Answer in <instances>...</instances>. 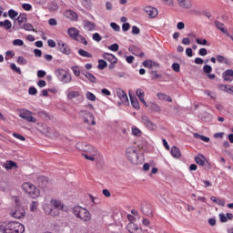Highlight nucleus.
<instances>
[{
  "mask_svg": "<svg viewBox=\"0 0 233 233\" xmlns=\"http://www.w3.org/2000/svg\"><path fill=\"white\" fill-rule=\"evenodd\" d=\"M50 205L52 208H50ZM50 205L45 204L43 206V210L46 212V214L53 216L54 218L59 216L61 211L66 212V210H68V208H66V206H65L61 200L52 198L50 200Z\"/></svg>",
  "mask_w": 233,
  "mask_h": 233,
  "instance_id": "obj_1",
  "label": "nucleus"
},
{
  "mask_svg": "<svg viewBox=\"0 0 233 233\" xmlns=\"http://www.w3.org/2000/svg\"><path fill=\"white\" fill-rule=\"evenodd\" d=\"M0 231L3 233H24L25 225L18 221L0 222Z\"/></svg>",
  "mask_w": 233,
  "mask_h": 233,
  "instance_id": "obj_2",
  "label": "nucleus"
},
{
  "mask_svg": "<svg viewBox=\"0 0 233 233\" xmlns=\"http://www.w3.org/2000/svg\"><path fill=\"white\" fill-rule=\"evenodd\" d=\"M127 158L132 165H141L144 161L143 156L137 153V149L135 147H129L126 149Z\"/></svg>",
  "mask_w": 233,
  "mask_h": 233,
  "instance_id": "obj_3",
  "label": "nucleus"
},
{
  "mask_svg": "<svg viewBox=\"0 0 233 233\" xmlns=\"http://www.w3.org/2000/svg\"><path fill=\"white\" fill-rule=\"evenodd\" d=\"M73 214L76 216V218L81 219L82 221L88 222L90 221V219H92V215H90V211L81 206H76L73 208Z\"/></svg>",
  "mask_w": 233,
  "mask_h": 233,
  "instance_id": "obj_4",
  "label": "nucleus"
},
{
  "mask_svg": "<svg viewBox=\"0 0 233 233\" xmlns=\"http://www.w3.org/2000/svg\"><path fill=\"white\" fill-rule=\"evenodd\" d=\"M55 76H56L58 81L64 83V85H68L72 83V75L70 72L63 68H58L55 71Z\"/></svg>",
  "mask_w": 233,
  "mask_h": 233,
  "instance_id": "obj_5",
  "label": "nucleus"
},
{
  "mask_svg": "<svg viewBox=\"0 0 233 233\" xmlns=\"http://www.w3.org/2000/svg\"><path fill=\"white\" fill-rule=\"evenodd\" d=\"M23 190L30 196L33 199H35V198H39V188H37L34 184L30 182H25L22 185Z\"/></svg>",
  "mask_w": 233,
  "mask_h": 233,
  "instance_id": "obj_6",
  "label": "nucleus"
},
{
  "mask_svg": "<svg viewBox=\"0 0 233 233\" xmlns=\"http://www.w3.org/2000/svg\"><path fill=\"white\" fill-rule=\"evenodd\" d=\"M10 216L12 218H15V219H23L26 216V211L25 210V208L23 206H20L16 204L15 207V211H12L10 213Z\"/></svg>",
  "mask_w": 233,
  "mask_h": 233,
  "instance_id": "obj_7",
  "label": "nucleus"
},
{
  "mask_svg": "<svg viewBox=\"0 0 233 233\" xmlns=\"http://www.w3.org/2000/svg\"><path fill=\"white\" fill-rule=\"evenodd\" d=\"M103 58L110 63L108 66L109 70H114V68H116V65H117V57H116V56L110 53H104Z\"/></svg>",
  "mask_w": 233,
  "mask_h": 233,
  "instance_id": "obj_8",
  "label": "nucleus"
},
{
  "mask_svg": "<svg viewBox=\"0 0 233 233\" xmlns=\"http://www.w3.org/2000/svg\"><path fill=\"white\" fill-rule=\"evenodd\" d=\"M57 50L64 54L65 56H70L72 54V49L68 44L63 42L62 40L57 41Z\"/></svg>",
  "mask_w": 233,
  "mask_h": 233,
  "instance_id": "obj_9",
  "label": "nucleus"
},
{
  "mask_svg": "<svg viewBox=\"0 0 233 233\" xmlns=\"http://www.w3.org/2000/svg\"><path fill=\"white\" fill-rule=\"evenodd\" d=\"M76 86L73 87H69L66 91V96L67 99L72 100V99H76V97H78V99H83V95L81 94L80 91H76Z\"/></svg>",
  "mask_w": 233,
  "mask_h": 233,
  "instance_id": "obj_10",
  "label": "nucleus"
},
{
  "mask_svg": "<svg viewBox=\"0 0 233 233\" xmlns=\"http://www.w3.org/2000/svg\"><path fill=\"white\" fill-rule=\"evenodd\" d=\"M81 116L84 118V122L86 123L87 125H96L94 114L90 113V111L82 110Z\"/></svg>",
  "mask_w": 233,
  "mask_h": 233,
  "instance_id": "obj_11",
  "label": "nucleus"
},
{
  "mask_svg": "<svg viewBox=\"0 0 233 233\" xmlns=\"http://www.w3.org/2000/svg\"><path fill=\"white\" fill-rule=\"evenodd\" d=\"M19 117H21L22 119H25L28 123H35L37 121V119L32 116V112L26 109H23L20 112Z\"/></svg>",
  "mask_w": 233,
  "mask_h": 233,
  "instance_id": "obj_12",
  "label": "nucleus"
},
{
  "mask_svg": "<svg viewBox=\"0 0 233 233\" xmlns=\"http://www.w3.org/2000/svg\"><path fill=\"white\" fill-rule=\"evenodd\" d=\"M141 123L146 127V128H147V130H156L157 128L156 124L152 122L150 117L145 115L141 116Z\"/></svg>",
  "mask_w": 233,
  "mask_h": 233,
  "instance_id": "obj_13",
  "label": "nucleus"
},
{
  "mask_svg": "<svg viewBox=\"0 0 233 233\" xmlns=\"http://www.w3.org/2000/svg\"><path fill=\"white\" fill-rule=\"evenodd\" d=\"M144 12L148 15L149 19H154V17H157V9L152 6H146L144 8Z\"/></svg>",
  "mask_w": 233,
  "mask_h": 233,
  "instance_id": "obj_14",
  "label": "nucleus"
},
{
  "mask_svg": "<svg viewBox=\"0 0 233 233\" xmlns=\"http://www.w3.org/2000/svg\"><path fill=\"white\" fill-rule=\"evenodd\" d=\"M64 15L65 17H66V19H69V21H77V13H76L74 10L72 9H67L64 12Z\"/></svg>",
  "mask_w": 233,
  "mask_h": 233,
  "instance_id": "obj_15",
  "label": "nucleus"
},
{
  "mask_svg": "<svg viewBox=\"0 0 233 233\" xmlns=\"http://www.w3.org/2000/svg\"><path fill=\"white\" fill-rule=\"evenodd\" d=\"M15 30H25V32H35L34 25L30 23H25L24 25H19L18 27H14Z\"/></svg>",
  "mask_w": 233,
  "mask_h": 233,
  "instance_id": "obj_16",
  "label": "nucleus"
},
{
  "mask_svg": "<svg viewBox=\"0 0 233 233\" xmlns=\"http://www.w3.org/2000/svg\"><path fill=\"white\" fill-rule=\"evenodd\" d=\"M67 34H68L69 37H71L75 41H76V39H78L79 36L81 35H79V30H77V28H76V27L68 28Z\"/></svg>",
  "mask_w": 233,
  "mask_h": 233,
  "instance_id": "obj_17",
  "label": "nucleus"
},
{
  "mask_svg": "<svg viewBox=\"0 0 233 233\" xmlns=\"http://www.w3.org/2000/svg\"><path fill=\"white\" fill-rule=\"evenodd\" d=\"M116 95L122 103H128V96L123 89L116 88Z\"/></svg>",
  "mask_w": 233,
  "mask_h": 233,
  "instance_id": "obj_18",
  "label": "nucleus"
},
{
  "mask_svg": "<svg viewBox=\"0 0 233 233\" xmlns=\"http://www.w3.org/2000/svg\"><path fill=\"white\" fill-rule=\"evenodd\" d=\"M129 52L133 54V56H137V57H145V53L139 49V47L130 46Z\"/></svg>",
  "mask_w": 233,
  "mask_h": 233,
  "instance_id": "obj_19",
  "label": "nucleus"
},
{
  "mask_svg": "<svg viewBox=\"0 0 233 233\" xmlns=\"http://www.w3.org/2000/svg\"><path fill=\"white\" fill-rule=\"evenodd\" d=\"M222 77H223L224 81L231 82L233 80V70L232 69H227L222 74Z\"/></svg>",
  "mask_w": 233,
  "mask_h": 233,
  "instance_id": "obj_20",
  "label": "nucleus"
},
{
  "mask_svg": "<svg viewBox=\"0 0 233 233\" xmlns=\"http://www.w3.org/2000/svg\"><path fill=\"white\" fill-rule=\"evenodd\" d=\"M170 154L175 159H179L181 157V150H179V147L173 146L170 150Z\"/></svg>",
  "mask_w": 233,
  "mask_h": 233,
  "instance_id": "obj_21",
  "label": "nucleus"
},
{
  "mask_svg": "<svg viewBox=\"0 0 233 233\" xmlns=\"http://www.w3.org/2000/svg\"><path fill=\"white\" fill-rule=\"evenodd\" d=\"M215 25L217 26V28H218V30L222 32V34H225V35H230V33H228L227 28H225L224 23H221L219 21H215Z\"/></svg>",
  "mask_w": 233,
  "mask_h": 233,
  "instance_id": "obj_22",
  "label": "nucleus"
},
{
  "mask_svg": "<svg viewBox=\"0 0 233 233\" xmlns=\"http://www.w3.org/2000/svg\"><path fill=\"white\" fill-rule=\"evenodd\" d=\"M136 96H137L139 101H141V103H143V105H145V106H147V101H145V93L143 92V90L141 88L137 89Z\"/></svg>",
  "mask_w": 233,
  "mask_h": 233,
  "instance_id": "obj_23",
  "label": "nucleus"
},
{
  "mask_svg": "<svg viewBox=\"0 0 233 233\" xmlns=\"http://www.w3.org/2000/svg\"><path fill=\"white\" fill-rule=\"evenodd\" d=\"M83 25H84V28L88 30V32H92L93 30H96V24L88 20H84Z\"/></svg>",
  "mask_w": 233,
  "mask_h": 233,
  "instance_id": "obj_24",
  "label": "nucleus"
},
{
  "mask_svg": "<svg viewBox=\"0 0 233 233\" xmlns=\"http://www.w3.org/2000/svg\"><path fill=\"white\" fill-rule=\"evenodd\" d=\"M177 3L181 8H191L192 7V2L190 0H177Z\"/></svg>",
  "mask_w": 233,
  "mask_h": 233,
  "instance_id": "obj_25",
  "label": "nucleus"
},
{
  "mask_svg": "<svg viewBox=\"0 0 233 233\" xmlns=\"http://www.w3.org/2000/svg\"><path fill=\"white\" fill-rule=\"evenodd\" d=\"M0 26L5 28V30H11L12 29V22L8 19L3 21H0Z\"/></svg>",
  "mask_w": 233,
  "mask_h": 233,
  "instance_id": "obj_26",
  "label": "nucleus"
},
{
  "mask_svg": "<svg viewBox=\"0 0 233 233\" xmlns=\"http://www.w3.org/2000/svg\"><path fill=\"white\" fill-rule=\"evenodd\" d=\"M15 162L12 160H7L5 163L2 165L3 168H5V170H12L14 167H15Z\"/></svg>",
  "mask_w": 233,
  "mask_h": 233,
  "instance_id": "obj_27",
  "label": "nucleus"
},
{
  "mask_svg": "<svg viewBox=\"0 0 233 233\" xmlns=\"http://www.w3.org/2000/svg\"><path fill=\"white\" fill-rule=\"evenodd\" d=\"M16 21L19 25H23V23H26L28 21V18L26 17V14L21 13L18 17L16 18Z\"/></svg>",
  "mask_w": 233,
  "mask_h": 233,
  "instance_id": "obj_28",
  "label": "nucleus"
},
{
  "mask_svg": "<svg viewBox=\"0 0 233 233\" xmlns=\"http://www.w3.org/2000/svg\"><path fill=\"white\" fill-rule=\"evenodd\" d=\"M129 98H130L131 105H132L133 108H136L137 110H138L139 101H137V98L132 96V95L130 93H129Z\"/></svg>",
  "mask_w": 233,
  "mask_h": 233,
  "instance_id": "obj_29",
  "label": "nucleus"
},
{
  "mask_svg": "<svg viewBox=\"0 0 233 233\" xmlns=\"http://www.w3.org/2000/svg\"><path fill=\"white\" fill-rule=\"evenodd\" d=\"M206 161H207V159L205 158L204 156L195 157V162L197 163V165H200V167H205Z\"/></svg>",
  "mask_w": 233,
  "mask_h": 233,
  "instance_id": "obj_30",
  "label": "nucleus"
},
{
  "mask_svg": "<svg viewBox=\"0 0 233 233\" xmlns=\"http://www.w3.org/2000/svg\"><path fill=\"white\" fill-rule=\"evenodd\" d=\"M217 61H218V63H224V65H230V60H228V58H227L221 55L217 56Z\"/></svg>",
  "mask_w": 233,
  "mask_h": 233,
  "instance_id": "obj_31",
  "label": "nucleus"
},
{
  "mask_svg": "<svg viewBox=\"0 0 233 233\" xmlns=\"http://www.w3.org/2000/svg\"><path fill=\"white\" fill-rule=\"evenodd\" d=\"M219 90H224V92H227V94H232V86H227V85H219L218 86Z\"/></svg>",
  "mask_w": 233,
  "mask_h": 233,
  "instance_id": "obj_32",
  "label": "nucleus"
},
{
  "mask_svg": "<svg viewBox=\"0 0 233 233\" xmlns=\"http://www.w3.org/2000/svg\"><path fill=\"white\" fill-rule=\"evenodd\" d=\"M143 66H145V68H152V66H157V63L152 60H146L143 62Z\"/></svg>",
  "mask_w": 233,
  "mask_h": 233,
  "instance_id": "obj_33",
  "label": "nucleus"
},
{
  "mask_svg": "<svg viewBox=\"0 0 233 233\" xmlns=\"http://www.w3.org/2000/svg\"><path fill=\"white\" fill-rule=\"evenodd\" d=\"M106 66H108V63H106V61L103 59L98 60V66H97L98 70H105Z\"/></svg>",
  "mask_w": 233,
  "mask_h": 233,
  "instance_id": "obj_34",
  "label": "nucleus"
},
{
  "mask_svg": "<svg viewBox=\"0 0 233 233\" xmlns=\"http://www.w3.org/2000/svg\"><path fill=\"white\" fill-rule=\"evenodd\" d=\"M78 54L81 56V57H88L89 59H92V54L85 51V49H79Z\"/></svg>",
  "mask_w": 233,
  "mask_h": 233,
  "instance_id": "obj_35",
  "label": "nucleus"
},
{
  "mask_svg": "<svg viewBox=\"0 0 233 233\" xmlns=\"http://www.w3.org/2000/svg\"><path fill=\"white\" fill-rule=\"evenodd\" d=\"M8 17H10V19H15V17H17V15H19V13H17V11L14 10V9H9L8 13H7Z\"/></svg>",
  "mask_w": 233,
  "mask_h": 233,
  "instance_id": "obj_36",
  "label": "nucleus"
},
{
  "mask_svg": "<svg viewBox=\"0 0 233 233\" xmlns=\"http://www.w3.org/2000/svg\"><path fill=\"white\" fill-rule=\"evenodd\" d=\"M149 107L152 112H161V106L156 103H151Z\"/></svg>",
  "mask_w": 233,
  "mask_h": 233,
  "instance_id": "obj_37",
  "label": "nucleus"
},
{
  "mask_svg": "<svg viewBox=\"0 0 233 233\" xmlns=\"http://www.w3.org/2000/svg\"><path fill=\"white\" fill-rule=\"evenodd\" d=\"M194 137H198L199 139H201V141H204L205 143H208V141H210V137L199 135L198 133L194 134Z\"/></svg>",
  "mask_w": 233,
  "mask_h": 233,
  "instance_id": "obj_38",
  "label": "nucleus"
},
{
  "mask_svg": "<svg viewBox=\"0 0 233 233\" xmlns=\"http://www.w3.org/2000/svg\"><path fill=\"white\" fill-rule=\"evenodd\" d=\"M131 132H132L133 136H136L137 137H141V131L137 127H132Z\"/></svg>",
  "mask_w": 233,
  "mask_h": 233,
  "instance_id": "obj_39",
  "label": "nucleus"
},
{
  "mask_svg": "<svg viewBox=\"0 0 233 233\" xmlns=\"http://www.w3.org/2000/svg\"><path fill=\"white\" fill-rule=\"evenodd\" d=\"M147 208H150V205L142 206V214H145L146 216H148V214H152V211L147 210Z\"/></svg>",
  "mask_w": 233,
  "mask_h": 233,
  "instance_id": "obj_40",
  "label": "nucleus"
},
{
  "mask_svg": "<svg viewBox=\"0 0 233 233\" xmlns=\"http://www.w3.org/2000/svg\"><path fill=\"white\" fill-rule=\"evenodd\" d=\"M73 70V74L76 76L79 77V76H81V70L79 69V66H75L72 67Z\"/></svg>",
  "mask_w": 233,
  "mask_h": 233,
  "instance_id": "obj_41",
  "label": "nucleus"
},
{
  "mask_svg": "<svg viewBox=\"0 0 233 233\" xmlns=\"http://www.w3.org/2000/svg\"><path fill=\"white\" fill-rule=\"evenodd\" d=\"M86 99H88L89 101H96V95H94V93L88 91L86 94Z\"/></svg>",
  "mask_w": 233,
  "mask_h": 233,
  "instance_id": "obj_42",
  "label": "nucleus"
},
{
  "mask_svg": "<svg viewBox=\"0 0 233 233\" xmlns=\"http://www.w3.org/2000/svg\"><path fill=\"white\" fill-rule=\"evenodd\" d=\"M25 45V42L21 39H15L13 41V46H23Z\"/></svg>",
  "mask_w": 233,
  "mask_h": 233,
  "instance_id": "obj_43",
  "label": "nucleus"
},
{
  "mask_svg": "<svg viewBox=\"0 0 233 233\" xmlns=\"http://www.w3.org/2000/svg\"><path fill=\"white\" fill-rule=\"evenodd\" d=\"M11 70H14V72H16V74L21 75V68L17 67V66L14 63L10 65Z\"/></svg>",
  "mask_w": 233,
  "mask_h": 233,
  "instance_id": "obj_44",
  "label": "nucleus"
},
{
  "mask_svg": "<svg viewBox=\"0 0 233 233\" xmlns=\"http://www.w3.org/2000/svg\"><path fill=\"white\" fill-rule=\"evenodd\" d=\"M76 41H77V43H81L82 45H85V46H86V45H88V41H86V39L85 37H83V35H80V36H78Z\"/></svg>",
  "mask_w": 233,
  "mask_h": 233,
  "instance_id": "obj_45",
  "label": "nucleus"
},
{
  "mask_svg": "<svg viewBox=\"0 0 233 233\" xmlns=\"http://www.w3.org/2000/svg\"><path fill=\"white\" fill-rule=\"evenodd\" d=\"M37 207H39V203L33 201L30 205L31 212H35V210H37Z\"/></svg>",
  "mask_w": 233,
  "mask_h": 233,
  "instance_id": "obj_46",
  "label": "nucleus"
},
{
  "mask_svg": "<svg viewBox=\"0 0 233 233\" xmlns=\"http://www.w3.org/2000/svg\"><path fill=\"white\" fill-rule=\"evenodd\" d=\"M108 50H111V52H117V50H119V45L115 43L108 46Z\"/></svg>",
  "mask_w": 233,
  "mask_h": 233,
  "instance_id": "obj_47",
  "label": "nucleus"
},
{
  "mask_svg": "<svg viewBox=\"0 0 233 233\" xmlns=\"http://www.w3.org/2000/svg\"><path fill=\"white\" fill-rule=\"evenodd\" d=\"M13 137H15L16 139H19L20 141H26V138L19 133H13Z\"/></svg>",
  "mask_w": 233,
  "mask_h": 233,
  "instance_id": "obj_48",
  "label": "nucleus"
},
{
  "mask_svg": "<svg viewBox=\"0 0 233 233\" xmlns=\"http://www.w3.org/2000/svg\"><path fill=\"white\" fill-rule=\"evenodd\" d=\"M110 26L115 32H119V30H121L119 25L116 24L115 22L110 23Z\"/></svg>",
  "mask_w": 233,
  "mask_h": 233,
  "instance_id": "obj_49",
  "label": "nucleus"
},
{
  "mask_svg": "<svg viewBox=\"0 0 233 233\" xmlns=\"http://www.w3.org/2000/svg\"><path fill=\"white\" fill-rule=\"evenodd\" d=\"M197 43L198 45H201L202 46H208V42L207 41V39H199V38H197Z\"/></svg>",
  "mask_w": 233,
  "mask_h": 233,
  "instance_id": "obj_50",
  "label": "nucleus"
},
{
  "mask_svg": "<svg viewBox=\"0 0 233 233\" xmlns=\"http://www.w3.org/2000/svg\"><path fill=\"white\" fill-rule=\"evenodd\" d=\"M140 32H141V30L137 25H134L132 27V34H133V35H139Z\"/></svg>",
  "mask_w": 233,
  "mask_h": 233,
  "instance_id": "obj_51",
  "label": "nucleus"
},
{
  "mask_svg": "<svg viewBox=\"0 0 233 233\" xmlns=\"http://www.w3.org/2000/svg\"><path fill=\"white\" fill-rule=\"evenodd\" d=\"M204 94H206V96H208L211 99H216V94L211 92L210 90H206Z\"/></svg>",
  "mask_w": 233,
  "mask_h": 233,
  "instance_id": "obj_52",
  "label": "nucleus"
},
{
  "mask_svg": "<svg viewBox=\"0 0 233 233\" xmlns=\"http://www.w3.org/2000/svg\"><path fill=\"white\" fill-rule=\"evenodd\" d=\"M29 96H35L37 94V89L34 86L29 87L28 89Z\"/></svg>",
  "mask_w": 233,
  "mask_h": 233,
  "instance_id": "obj_53",
  "label": "nucleus"
},
{
  "mask_svg": "<svg viewBox=\"0 0 233 233\" xmlns=\"http://www.w3.org/2000/svg\"><path fill=\"white\" fill-rule=\"evenodd\" d=\"M172 69L174 70V72H179V70H181V66H179L178 63H173Z\"/></svg>",
  "mask_w": 233,
  "mask_h": 233,
  "instance_id": "obj_54",
  "label": "nucleus"
},
{
  "mask_svg": "<svg viewBox=\"0 0 233 233\" xmlns=\"http://www.w3.org/2000/svg\"><path fill=\"white\" fill-rule=\"evenodd\" d=\"M101 39H103V37H101V35H99V33H95L93 35V40L96 41V43H99V41H101Z\"/></svg>",
  "mask_w": 233,
  "mask_h": 233,
  "instance_id": "obj_55",
  "label": "nucleus"
},
{
  "mask_svg": "<svg viewBox=\"0 0 233 233\" xmlns=\"http://www.w3.org/2000/svg\"><path fill=\"white\" fill-rule=\"evenodd\" d=\"M218 218H219L221 223H227V221H228L227 215H225L224 213H220L218 215Z\"/></svg>",
  "mask_w": 233,
  "mask_h": 233,
  "instance_id": "obj_56",
  "label": "nucleus"
},
{
  "mask_svg": "<svg viewBox=\"0 0 233 233\" xmlns=\"http://www.w3.org/2000/svg\"><path fill=\"white\" fill-rule=\"evenodd\" d=\"M22 8H23V10H25V12H30V10H32V5L23 4Z\"/></svg>",
  "mask_w": 233,
  "mask_h": 233,
  "instance_id": "obj_57",
  "label": "nucleus"
},
{
  "mask_svg": "<svg viewBox=\"0 0 233 233\" xmlns=\"http://www.w3.org/2000/svg\"><path fill=\"white\" fill-rule=\"evenodd\" d=\"M161 77L160 74H157V71H151V79H159Z\"/></svg>",
  "mask_w": 233,
  "mask_h": 233,
  "instance_id": "obj_58",
  "label": "nucleus"
},
{
  "mask_svg": "<svg viewBox=\"0 0 233 233\" xmlns=\"http://www.w3.org/2000/svg\"><path fill=\"white\" fill-rule=\"evenodd\" d=\"M167 94L165 93H157V97L160 99V101H165L167 99Z\"/></svg>",
  "mask_w": 233,
  "mask_h": 233,
  "instance_id": "obj_59",
  "label": "nucleus"
},
{
  "mask_svg": "<svg viewBox=\"0 0 233 233\" xmlns=\"http://www.w3.org/2000/svg\"><path fill=\"white\" fill-rule=\"evenodd\" d=\"M203 70H204L205 74H210V72H212V66H210L208 65H205L203 66Z\"/></svg>",
  "mask_w": 233,
  "mask_h": 233,
  "instance_id": "obj_60",
  "label": "nucleus"
},
{
  "mask_svg": "<svg viewBox=\"0 0 233 233\" xmlns=\"http://www.w3.org/2000/svg\"><path fill=\"white\" fill-rule=\"evenodd\" d=\"M87 79L90 83H96V76L92 73H87Z\"/></svg>",
  "mask_w": 233,
  "mask_h": 233,
  "instance_id": "obj_61",
  "label": "nucleus"
},
{
  "mask_svg": "<svg viewBox=\"0 0 233 233\" xmlns=\"http://www.w3.org/2000/svg\"><path fill=\"white\" fill-rule=\"evenodd\" d=\"M17 63L18 65H26V60L23 56H18Z\"/></svg>",
  "mask_w": 233,
  "mask_h": 233,
  "instance_id": "obj_62",
  "label": "nucleus"
},
{
  "mask_svg": "<svg viewBox=\"0 0 233 233\" xmlns=\"http://www.w3.org/2000/svg\"><path fill=\"white\" fill-rule=\"evenodd\" d=\"M46 76V71L45 70H38L37 71V77L43 78Z\"/></svg>",
  "mask_w": 233,
  "mask_h": 233,
  "instance_id": "obj_63",
  "label": "nucleus"
},
{
  "mask_svg": "<svg viewBox=\"0 0 233 233\" xmlns=\"http://www.w3.org/2000/svg\"><path fill=\"white\" fill-rule=\"evenodd\" d=\"M34 54L35 57H41L43 56V52L40 49H35Z\"/></svg>",
  "mask_w": 233,
  "mask_h": 233,
  "instance_id": "obj_64",
  "label": "nucleus"
}]
</instances>
